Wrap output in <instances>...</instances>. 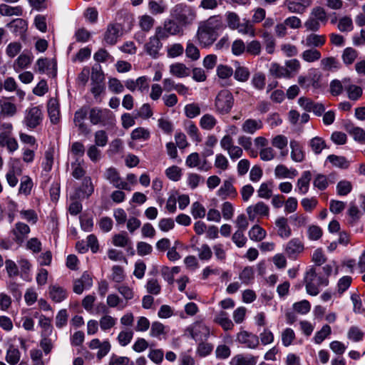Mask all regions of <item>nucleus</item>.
Wrapping results in <instances>:
<instances>
[{
	"label": "nucleus",
	"instance_id": "nucleus-11",
	"mask_svg": "<svg viewBox=\"0 0 365 365\" xmlns=\"http://www.w3.org/2000/svg\"><path fill=\"white\" fill-rule=\"evenodd\" d=\"M6 26L11 29V31L16 35L19 36L21 38H26V32L28 29L27 21L23 19H16L7 24Z\"/></svg>",
	"mask_w": 365,
	"mask_h": 365
},
{
	"label": "nucleus",
	"instance_id": "nucleus-7",
	"mask_svg": "<svg viewBox=\"0 0 365 365\" xmlns=\"http://www.w3.org/2000/svg\"><path fill=\"white\" fill-rule=\"evenodd\" d=\"M43 120V114L38 106L31 108L26 111L24 123L29 128H36Z\"/></svg>",
	"mask_w": 365,
	"mask_h": 365
},
{
	"label": "nucleus",
	"instance_id": "nucleus-12",
	"mask_svg": "<svg viewBox=\"0 0 365 365\" xmlns=\"http://www.w3.org/2000/svg\"><path fill=\"white\" fill-rule=\"evenodd\" d=\"M121 26L118 24H108L104 34V41L107 44L114 45L116 43L118 38L120 36Z\"/></svg>",
	"mask_w": 365,
	"mask_h": 365
},
{
	"label": "nucleus",
	"instance_id": "nucleus-49",
	"mask_svg": "<svg viewBox=\"0 0 365 365\" xmlns=\"http://www.w3.org/2000/svg\"><path fill=\"white\" fill-rule=\"evenodd\" d=\"M165 175L170 180L178 181L182 176V170L179 167L173 165L165 170Z\"/></svg>",
	"mask_w": 365,
	"mask_h": 365
},
{
	"label": "nucleus",
	"instance_id": "nucleus-44",
	"mask_svg": "<svg viewBox=\"0 0 365 365\" xmlns=\"http://www.w3.org/2000/svg\"><path fill=\"white\" fill-rule=\"evenodd\" d=\"M352 190L351 183L348 180H341L336 185V192L339 196H346Z\"/></svg>",
	"mask_w": 365,
	"mask_h": 365
},
{
	"label": "nucleus",
	"instance_id": "nucleus-59",
	"mask_svg": "<svg viewBox=\"0 0 365 365\" xmlns=\"http://www.w3.org/2000/svg\"><path fill=\"white\" fill-rule=\"evenodd\" d=\"M232 74L233 69L228 66L220 64L217 67V75L220 78H228Z\"/></svg>",
	"mask_w": 365,
	"mask_h": 365
},
{
	"label": "nucleus",
	"instance_id": "nucleus-61",
	"mask_svg": "<svg viewBox=\"0 0 365 365\" xmlns=\"http://www.w3.org/2000/svg\"><path fill=\"white\" fill-rule=\"evenodd\" d=\"M262 37L266 42V51L268 53H272L274 50L275 42L272 35L268 31H264Z\"/></svg>",
	"mask_w": 365,
	"mask_h": 365
},
{
	"label": "nucleus",
	"instance_id": "nucleus-2",
	"mask_svg": "<svg viewBox=\"0 0 365 365\" xmlns=\"http://www.w3.org/2000/svg\"><path fill=\"white\" fill-rule=\"evenodd\" d=\"M89 120L93 125H113L115 123V115L107 108H89Z\"/></svg>",
	"mask_w": 365,
	"mask_h": 365
},
{
	"label": "nucleus",
	"instance_id": "nucleus-48",
	"mask_svg": "<svg viewBox=\"0 0 365 365\" xmlns=\"http://www.w3.org/2000/svg\"><path fill=\"white\" fill-rule=\"evenodd\" d=\"M186 56L192 61H197L200 58V50L192 43L188 42L185 48Z\"/></svg>",
	"mask_w": 365,
	"mask_h": 365
},
{
	"label": "nucleus",
	"instance_id": "nucleus-37",
	"mask_svg": "<svg viewBox=\"0 0 365 365\" xmlns=\"http://www.w3.org/2000/svg\"><path fill=\"white\" fill-rule=\"evenodd\" d=\"M217 123L216 118L211 114H205L200 120L201 128L207 130H212Z\"/></svg>",
	"mask_w": 365,
	"mask_h": 365
},
{
	"label": "nucleus",
	"instance_id": "nucleus-34",
	"mask_svg": "<svg viewBox=\"0 0 365 365\" xmlns=\"http://www.w3.org/2000/svg\"><path fill=\"white\" fill-rule=\"evenodd\" d=\"M33 59V56L31 53L27 54V53H21L16 60L14 63V68L16 71H18V69L16 68V66H18L19 69H24L27 68L31 63Z\"/></svg>",
	"mask_w": 365,
	"mask_h": 365
},
{
	"label": "nucleus",
	"instance_id": "nucleus-29",
	"mask_svg": "<svg viewBox=\"0 0 365 365\" xmlns=\"http://www.w3.org/2000/svg\"><path fill=\"white\" fill-rule=\"evenodd\" d=\"M235 71L234 73L235 78L240 82H245L249 78L250 73L247 67L241 66L238 61L235 63Z\"/></svg>",
	"mask_w": 365,
	"mask_h": 365
},
{
	"label": "nucleus",
	"instance_id": "nucleus-41",
	"mask_svg": "<svg viewBox=\"0 0 365 365\" xmlns=\"http://www.w3.org/2000/svg\"><path fill=\"white\" fill-rule=\"evenodd\" d=\"M309 145L313 152L317 155L321 153L322 150L327 148L325 141L320 137H314L311 139Z\"/></svg>",
	"mask_w": 365,
	"mask_h": 365
},
{
	"label": "nucleus",
	"instance_id": "nucleus-6",
	"mask_svg": "<svg viewBox=\"0 0 365 365\" xmlns=\"http://www.w3.org/2000/svg\"><path fill=\"white\" fill-rule=\"evenodd\" d=\"M89 114V106H83L78 109L74 113L73 122L78 131L86 135L91 133V130L85 123V120Z\"/></svg>",
	"mask_w": 365,
	"mask_h": 365
},
{
	"label": "nucleus",
	"instance_id": "nucleus-51",
	"mask_svg": "<svg viewBox=\"0 0 365 365\" xmlns=\"http://www.w3.org/2000/svg\"><path fill=\"white\" fill-rule=\"evenodd\" d=\"M116 319L110 315H105L101 318L99 324L102 330L106 331L115 326Z\"/></svg>",
	"mask_w": 365,
	"mask_h": 365
},
{
	"label": "nucleus",
	"instance_id": "nucleus-13",
	"mask_svg": "<svg viewBox=\"0 0 365 365\" xmlns=\"http://www.w3.org/2000/svg\"><path fill=\"white\" fill-rule=\"evenodd\" d=\"M285 5L292 13L303 14L312 4L311 0H285Z\"/></svg>",
	"mask_w": 365,
	"mask_h": 365
},
{
	"label": "nucleus",
	"instance_id": "nucleus-17",
	"mask_svg": "<svg viewBox=\"0 0 365 365\" xmlns=\"http://www.w3.org/2000/svg\"><path fill=\"white\" fill-rule=\"evenodd\" d=\"M247 212L250 220H254L256 215L267 216L269 214V207L263 202H257L255 206H249Z\"/></svg>",
	"mask_w": 365,
	"mask_h": 365
},
{
	"label": "nucleus",
	"instance_id": "nucleus-56",
	"mask_svg": "<svg viewBox=\"0 0 365 365\" xmlns=\"http://www.w3.org/2000/svg\"><path fill=\"white\" fill-rule=\"evenodd\" d=\"M254 278V270L251 267H246L240 274V279L242 283L245 284H250V282Z\"/></svg>",
	"mask_w": 365,
	"mask_h": 365
},
{
	"label": "nucleus",
	"instance_id": "nucleus-33",
	"mask_svg": "<svg viewBox=\"0 0 365 365\" xmlns=\"http://www.w3.org/2000/svg\"><path fill=\"white\" fill-rule=\"evenodd\" d=\"M327 160L330 162L333 165L341 169H346L349 166V163L344 156H338L336 155H329Z\"/></svg>",
	"mask_w": 365,
	"mask_h": 365
},
{
	"label": "nucleus",
	"instance_id": "nucleus-63",
	"mask_svg": "<svg viewBox=\"0 0 365 365\" xmlns=\"http://www.w3.org/2000/svg\"><path fill=\"white\" fill-rule=\"evenodd\" d=\"M227 26L232 29L240 27V18L235 12H228L226 14Z\"/></svg>",
	"mask_w": 365,
	"mask_h": 365
},
{
	"label": "nucleus",
	"instance_id": "nucleus-57",
	"mask_svg": "<svg viewBox=\"0 0 365 365\" xmlns=\"http://www.w3.org/2000/svg\"><path fill=\"white\" fill-rule=\"evenodd\" d=\"M265 75L262 73H257L253 76L252 83L255 88L262 90L265 86Z\"/></svg>",
	"mask_w": 365,
	"mask_h": 365
},
{
	"label": "nucleus",
	"instance_id": "nucleus-31",
	"mask_svg": "<svg viewBox=\"0 0 365 365\" xmlns=\"http://www.w3.org/2000/svg\"><path fill=\"white\" fill-rule=\"evenodd\" d=\"M326 42V37L324 35L315 34H309L306 38V44L307 46H322Z\"/></svg>",
	"mask_w": 365,
	"mask_h": 365
},
{
	"label": "nucleus",
	"instance_id": "nucleus-47",
	"mask_svg": "<svg viewBox=\"0 0 365 365\" xmlns=\"http://www.w3.org/2000/svg\"><path fill=\"white\" fill-rule=\"evenodd\" d=\"M130 240L126 232L116 234L113 237V244L116 247H125Z\"/></svg>",
	"mask_w": 365,
	"mask_h": 365
},
{
	"label": "nucleus",
	"instance_id": "nucleus-39",
	"mask_svg": "<svg viewBox=\"0 0 365 365\" xmlns=\"http://www.w3.org/2000/svg\"><path fill=\"white\" fill-rule=\"evenodd\" d=\"M345 90L347 92L349 98L351 101H357L361 97L363 93L362 88L354 84L349 85L348 86H345Z\"/></svg>",
	"mask_w": 365,
	"mask_h": 365
},
{
	"label": "nucleus",
	"instance_id": "nucleus-1",
	"mask_svg": "<svg viewBox=\"0 0 365 365\" xmlns=\"http://www.w3.org/2000/svg\"><path fill=\"white\" fill-rule=\"evenodd\" d=\"M222 21L215 16L200 23L196 38L202 48H209L219 36L218 31L222 29Z\"/></svg>",
	"mask_w": 365,
	"mask_h": 365
},
{
	"label": "nucleus",
	"instance_id": "nucleus-32",
	"mask_svg": "<svg viewBox=\"0 0 365 365\" xmlns=\"http://www.w3.org/2000/svg\"><path fill=\"white\" fill-rule=\"evenodd\" d=\"M0 14L2 16H21L23 14V9L20 6L15 7L2 4L0 5Z\"/></svg>",
	"mask_w": 365,
	"mask_h": 365
},
{
	"label": "nucleus",
	"instance_id": "nucleus-14",
	"mask_svg": "<svg viewBox=\"0 0 365 365\" xmlns=\"http://www.w3.org/2000/svg\"><path fill=\"white\" fill-rule=\"evenodd\" d=\"M89 348L91 349H99L97 353V358L101 360L110 351L111 346L110 342L106 340L101 342L98 339H93L89 343Z\"/></svg>",
	"mask_w": 365,
	"mask_h": 365
},
{
	"label": "nucleus",
	"instance_id": "nucleus-8",
	"mask_svg": "<svg viewBox=\"0 0 365 365\" xmlns=\"http://www.w3.org/2000/svg\"><path fill=\"white\" fill-rule=\"evenodd\" d=\"M105 178L116 188L129 191L130 190V187L128 184L122 180L118 170L115 168H108L105 173Z\"/></svg>",
	"mask_w": 365,
	"mask_h": 365
},
{
	"label": "nucleus",
	"instance_id": "nucleus-38",
	"mask_svg": "<svg viewBox=\"0 0 365 365\" xmlns=\"http://www.w3.org/2000/svg\"><path fill=\"white\" fill-rule=\"evenodd\" d=\"M163 26L170 35H177L182 31V26L175 19L165 21Z\"/></svg>",
	"mask_w": 365,
	"mask_h": 365
},
{
	"label": "nucleus",
	"instance_id": "nucleus-43",
	"mask_svg": "<svg viewBox=\"0 0 365 365\" xmlns=\"http://www.w3.org/2000/svg\"><path fill=\"white\" fill-rule=\"evenodd\" d=\"M357 56L358 53L354 48L348 47L344 50L342 59L345 64L351 65L354 63Z\"/></svg>",
	"mask_w": 365,
	"mask_h": 365
},
{
	"label": "nucleus",
	"instance_id": "nucleus-3",
	"mask_svg": "<svg viewBox=\"0 0 365 365\" xmlns=\"http://www.w3.org/2000/svg\"><path fill=\"white\" fill-rule=\"evenodd\" d=\"M172 16L182 26H186L193 22L196 17V13L191 6L178 4L173 8Z\"/></svg>",
	"mask_w": 365,
	"mask_h": 365
},
{
	"label": "nucleus",
	"instance_id": "nucleus-28",
	"mask_svg": "<svg viewBox=\"0 0 365 365\" xmlns=\"http://www.w3.org/2000/svg\"><path fill=\"white\" fill-rule=\"evenodd\" d=\"M290 147L292 148V159L295 162H302L304 159V153L299 143L296 140H292L290 142Z\"/></svg>",
	"mask_w": 365,
	"mask_h": 365
},
{
	"label": "nucleus",
	"instance_id": "nucleus-25",
	"mask_svg": "<svg viewBox=\"0 0 365 365\" xmlns=\"http://www.w3.org/2000/svg\"><path fill=\"white\" fill-rule=\"evenodd\" d=\"M170 72L175 76L183 78L190 76V69L182 63L172 64L170 67Z\"/></svg>",
	"mask_w": 365,
	"mask_h": 365
},
{
	"label": "nucleus",
	"instance_id": "nucleus-35",
	"mask_svg": "<svg viewBox=\"0 0 365 365\" xmlns=\"http://www.w3.org/2000/svg\"><path fill=\"white\" fill-rule=\"evenodd\" d=\"M249 237L252 240L259 242L266 237V231L259 225H254L249 231Z\"/></svg>",
	"mask_w": 365,
	"mask_h": 365
},
{
	"label": "nucleus",
	"instance_id": "nucleus-55",
	"mask_svg": "<svg viewBox=\"0 0 365 365\" xmlns=\"http://www.w3.org/2000/svg\"><path fill=\"white\" fill-rule=\"evenodd\" d=\"M150 138V132L144 128H137L131 133L133 140H148Z\"/></svg>",
	"mask_w": 365,
	"mask_h": 365
},
{
	"label": "nucleus",
	"instance_id": "nucleus-50",
	"mask_svg": "<svg viewBox=\"0 0 365 365\" xmlns=\"http://www.w3.org/2000/svg\"><path fill=\"white\" fill-rule=\"evenodd\" d=\"M191 213L195 219L203 218L206 214L205 207L199 202H195L192 205Z\"/></svg>",
	"mask_w": 365,
	"mask_h": 365
},
{
	"label": "nucleus",
	"instance_id": "nucleus-16",
	"mask_svg": "<svg viewBox=\"0 0 365 365\" xmlns=\"http://www.w3.org/2000/svg\"><path fill=\"white\" fill-rule=\"evenodd\" d=\"M304 250V245L298 238L292 239L287 245L285 252L290 259H296Z\"/></svg>",
	"mask_w": 365,
	"mask_h": 365
},
{
	"label": "nucleus",
	"instance_id": "nucleus-42",
	"mask_svg": "<svg viewBox=\"0 0 365 365\" xmlns=\"http://www.w3.org/2000/svg\"><path fill=\"white\" fill-rule=\"evenodd\" d=\"M21 169L16 167L14 165H12L11 169L7 173L6 178L9 185L11 187H15L18 183V178L16 177V174L20 175Z\"/></svg>",
	"mask_w": 365,
	"mask_h": 365
},
{
	"label": "nucleus",
	"instance_id": "nucleus-26",
	"mask_svg": "<svg viewBox=\"0 0 365 365\" xmlns=\"http://www.w3.org/2000/svg\"><path fill=\"white\" fill-rule=\"evenodd\" d=\"M312 180V173L310 171H304L302 177L297 180L299 191L302 194H305L309 190V182Z\"/></svg>",
	"mask_w": 365,
	"mask_h": 365
},
{
	"label": "nucleus",
	"instance_id": "nucleus-64",
	"mask_svg": "<svg viewBox=\"0 0 365 365\" xmlns=\"http://www.w3.org/2000/svg\"><path fill=\"white\" fill-rule=\"evenodd\" d=\"M5 267L8 276L9 277H17L19 274V268L16 264L11 259H6L5 261Z\"/></svg>",
	"mask_w": 365,
	"mask_h": 365
},
{
	"label": "nucleus",
	"instance_id": "nucleus-19",
	"mask_svg": "<svg viewBox=\"0 0 365 365\" xmlns=\"http://www.w3.org/2000/svg\"><path fill=\"white\" fill-rule=\"evenodd\" d=\"M217 195L225 200L229 196L235 197L237 195V192L233 186L232 182L227 180L224 181L223 185L218 190Z\"/></svg>",
	"mask_w": 365,
	"mask_h": 365
},
{
	"label": "nucleus",
	"instance_id": "nucleus-18",
	"mask_svg": "<svg viewBox=\"0 0 365 365\" xmlns=\"http://www.w3.org/2000/svg\"><path fill=\"white\" fill-rule=\"evenodd\" d=\"M50 298L55 302H61L67 297L66 290L57 284L50 285L48 287Z\"/></svg>",
	"mask_w": 365,
	"mask_h": 365
},
{
	"label": "nucleus",
	"instance_id": "nucleus-52",
	"mask_svg": "<svg viewBox=\"0 0 365 365\" xmlns=\"http://www.w3.org/2000/svg\"><path fill=\"white\" fill-rule=\"evenodd\" d=\"M32 187H33V182H32L31 179L28 176H24L21 179L19 192L20 193H24V194L28 195L31 193Z\"/></svg>",
	"mask_w": 365,
	"mask_h": 365
},
{
	"label": "nucleus",
	"instance_id": "nucleus-54",
	"mask_svg": "<svg viewBox=\"0 0 365 365\" xmlns=\"http://www.w3.org/2000/svg\"><path fill=\"white\" fill-rule=\"evenodd\" d=\"M295 339V334L291 328L285 329L282 333V341L284 346H289Z\"/></svg>",
	"mask_w": 365,
	"mask_h": 365
},
{
	"label": "nucleus",
	"instance_id": "nucleus-15",
	"mask_svg": "<svg viewBox=\"0 0 365 365\" xmlns=\"http://www.w3.org/2000/svg\"><path fill=\"white\" fill-rule=\"evenodd\" d=\"M320 77L321 75L314 71L313 73H309L308 76H299L298 83L302 88H308L312 86L314 88H318L320 86Z\"/></svg>",
	"mask_w": 365,
	"mask_h": 365
},
{
	"label": "nucleus",
	"instance_id": "nucleus-22",
	"mask_svg": "<svg viewBox=\"0 0 365 365\" xmlns=\"http://www.w3.org/2000/svg\"><path fill=\"white\" fill-rule=\"evenodd\" d=\"M262 127L263 123L261 120L249 118L243 123L242 130L245 133L254 134L257 130L261 129Z\"/></svg>",
	"mask_w": 365,
	"mask_h": 365
},
{
	"label": "nucleus",
	"instance_id": "nucleus-4",
	"mask_svg": "<svg viewBox=\"0 0 365 365\" xmlns=\"http://www.w3.org/2000/svg\"><path fill=\"white\" fill-rule=\"evenodd\" d=\"M91 80L92 86L91 92L97 100L98 96L106 91L105 75L101 65L96 64L92 67Z\"/></svg>",
	"mask_w": 365,
	"mask_h": 365
},
{
	"label": "nucleus",
	"instance_id": "nucleus-60",
	"mask_svg": "<svg viewBox=\"0 0 365 365\" xmlns=\"http://www.w3.org/2000/svg\"><path fill=\"white\" fill-rule=\"evenodd\" d=\"M108 88L114 93H120L124 91V86L116 78H110L108 81Z\"/></svg>",
	"mask_w": 365,
	"mask_h": 365
},
{
	"label": "nucleus",
	"instance_id": "nucleus-40",
	"mask_svg": "<svg viewBox=\"0 0 365 365\" xmlns=\"http://www.w3.org/2000/svg\"><path fill=\"white\" fill-rule=\"evenodd\" d=\"M39 326L42 328L41 336H48L53 331V327L51 319L44 315H41L39 319Z\"/></svg>",
	"mask_w": 365,
	"mask_h": 365
},
{
	"label": "nucleus",
	"instance_id": "nucleus-46",
	"mask_svg": "<svg viewBox=\"0 0 365 365\" xmlns=\"http://www.w3.org/2000/svg\"><path fill=\"white\" fill-rule=\"evenodd\" d=\"M331 333V329L329 325L325 324L321 330L315 334L314 337L316 344H321Z\"/></svg>",
	"mask_w": 365,
	"mask_h": 365
},
{
	"label": "nucleus",
	"instance_id": "nucleus-5",
	"mask_svg": "<svg viewBox=\"0 0 365 365\" xmlns=\"http://www.w3.org/2000/svg\"><path fill=\"white\" fill-rule=\"evenodd\" d=\"M233 105L234 97L229 90L222 89L216 96L215 108L218 113L222 115L229 113Z\"/></svg>",
	"mask_w": 365,
	"mask_h": 365
},
{
	"label": "nucleus",
	"instance_id": "nucleus-10",
	"mask_svg": "<svg viewBox=\"0 0 365 365\" xmlns=\"http://www.w3.org/2000/svg\"><path fill=\"white\" fill-rule=\"evenodd\" d=\"M237 341L249 349H255L259 344V337L247 331H242L237 335Z\"/></svg>",
	"mask_w": 365,
	"mask_h": 365
},
{
	"label": "nucleus",
	"instance_id": "nucleus-23",
	"mask_svg": "<svg viewBox=\"0 0 365 365\" xmlns=\"http://www.w3.org/2000/svg\"><path fill=\"white\" fill-rule=\"evenodd\" d=\"M257 361V356L237 354L232 359L230 365H256Z\"/></svg>",
	"mask_w": 365,
	"mask_h": 365
},
{
	"label": "nucleus",
	"instance_id": "nucleus-58",
	"mask_svg": "<svg viewBox=\"0 0 365 365\" xmlns=\"http://www.w3.org/2000/svg\"><path fill=\"white\" fill-rule=\"evenodd\" d=\"M185 115L189 118H193L200 113V108L197 103H190L185 107Z\"/></svg>",
	"mask_w": 365,
	"mask_h": 365
},
{
	"label": "nucleus",
	"instance_id": "nucleus-30",
	"mask_svg": "<svg viewBox=\"0 0 365 365\" xmlns=\"http://www.w3.org/2000/svg\"><path fill=\"white\" fill-rule=\"evenodd\" d=\"M48 113L53 124H57L59 122L58 105L53 99H51L48 103Z\"/></svg>",
	"mask_w": 365,
	"mask_h": 365
},
{
	"label": "nucleus",
	"instance_id": "nucleus-20",
	"mask_svg": "<svg viewBox=\"0 0 365 365\" xmlns=\"http://www.w3.org/2000/svg\"><path fill=\"white\" fill-rule=\"evenodd\" d=\"M214 322L219 324L225 331L232 330L234 324L228 317V314L225 311H220L215 317Z\"/></svg>",
	"mask_w": 365,
	"mask_h": 365
},
{
	"label": "nucleus",
	"instance_id": "nucleus-9",
	"mask_svg": "<svg viewBox=\"0 0 365 365\" xmlns=\"http://www.w3.org/2000/svg\"><path fill=\"white\" fill-rule=\"evenodd\" d=\"M163 43L153 36L144 44L143 48L145 53L153 59L160 57V51L163 48Z\"/></svg>",
	"mask_w": 365,
	"mask_h": 365
},
{
	"label": "nucleus",
	"instance_id": "nucleus-27",
	"mask_svg": "<svg viewBox=\"0 0 365 365\" xmlns=\"http://www.w3.org/2000/svg\"><path fill=\"white\" fill-rule=\"evenodd\" d=\"M21 357V353L18 348H16L14 345H9L6 355V361L10 365H16Z\"/></svg>",
	"mask_w": 365,
	"mask_h": 365
},
{
	"label": "nucleus",
	"instance_id": "nucleus-21",
	"mask_svg": "<svg viewBox=\"0 0 365 365\" xmlns=\"http://www.w3.org/2000/svg\"><path fill=\"white\" fill-rule=\"evenodd\" d=\"M275 225L278 227L277 234L282 238H288L292 235V230L288 225L287 219L284 217H280L275 221Z\"/></svg>",
	"mask_w": 365,
	"mask_h": 365
},
{
	"label": "nucleus",
	"instance_id": "nucleus-24",
	"mask_svg": "<svg viewBox=\"0 0 365 365\" xmlns=\"http://www.w3.org/2000/svg\"><path fill=\"white\" fill-rule=\"evenodd\" d=\"M269 73L275 78H280L282 77L290 78V71L285 67L280 66L277 63H273L269 68Z\"/></svg>",
	"mask_w": 365,
	"mask_h": 365
},
{
	"label": "nucleus",
	"instance_id": "nucleus-53",
	"mask_svg": "<svg viewBox=\"0 0 365 365\" xmlns=\"http://www.w3.org/2000/svg\"><path fill=\"white\" fill-rule=\"evenodd\" d=\"M293 309L297 313L301 314H306L310 311L311 304L307 300L304 299L299 302L294 303L293 304Z\"/></svg>",
	"mask_w": 365,
	"mask_h": 365
},
{
	"label": "nucleus",
	"instance_id": "nucleus-62",
	"mask_svg": "<svg viewBox=\"0 0 365 365\" xmlns=\"http://www.w3.org/2000/svg\"><path fill=\"white\" fill-rule=\"evenodd\" d=\"M313 18L317 19L318 21L326 23L327 21V16L325 10L321 6H316L313 8L311 12Z\"/></svg>",
	"mask_w": 365,
	"mask_h": 365
},
{
	"label": "nucleus",
	"instance_id": "nucleus-36",
	"mask_svg": "<svg viewBox=\"0 0 365 365\" xmlns=\"http://www.w3.org/2000/svg\"><path fill=\"white\" fill-rule=\"evenodd\" d=\"M202 332L205 335H209L210 329L201 322H196L192 328L190 335L192 338L196 339L199 337L200 333Z\"/></svg>",
	"mask_w": 365,
	"mask_h": 365
},
{
	"label": "nucleus",
	"instance_id": "nucleus-45",
	"mask_svg": "<svg viewBox=\"0 0 365 365\" xmlns=\"http://www.w3.org/2000/svg\"><path fill=\"white\" fill-rule=\"evenodd\" d=\"M321 53L317 49H308L304 51L302 54V58L307 62H314L321 58Z\"/></svg>",
	"mask_w": 365,
	"mask_h": 365
}]
</instances>
